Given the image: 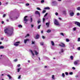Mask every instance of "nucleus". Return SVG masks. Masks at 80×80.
<instances>
[{"instance_id":"obj_3","label":"nucleus","mask_w":80,"mask_h":80,"mask_svg":"<svg viewBox=\"0 0 80 80\" xmlns=\"http://www.w3.org/2000/svg\"><path fill=\"white\" fill-rule=\"evenodd\" d=\"M52 5L53 6H57L58 4V3L56 1H53L52 2Z\"/></svg>"},{"instance_id":"obj_1","label":"nucleus","mask_w":80,"mask_h":80,"mask_svg":"<svg viewBox=\"0 0 80 80\" xmlns=\"http://www.w3.org/2000/svg\"><path fill=\"white\" fill-rule=\"evenodd\" d=\"M4 32L8 35H12L13 33V28L11 27V28H6L4 29Z\"/></svg>"},{"instance_id":"obj_34","label":"nucleus","mask_w":80,"mask_h":80,"mask_svg":"<svg viewBox=\"0 0 80 80\" xmlns=\"http://www.w3.org/2000/svg\"><path fill=\"white\" fill-rule=\"evenodd\" d=\"M78 10H80V7H79L77 8Z\"/></svg>"},{"instance_id":"obj_60","label":"nucleus","mask_w":80,"mask_h":80,"mask_svg":"<svg viewBox=\"0 0 80 80\" xmlns=\"http://www.w3.org/2000/svg\"><path fill=\"white\" fill-rule=\"evenodd\" d=\"M2 24H3V23H4V22L2 21Z\"/></svg>"},{"instance_id":"obj_23","label":"nucleus","mask_w":80,"mask_h":80,"mask_svg":"<svg viewBox=\"0 0 80 80\" xmlns=\"http://www.w3.org/2000/svg\"><path fill=\"white\" fill-rule=\"evenodd\" d=\"M62 77L63 78H64V77H65V74H64V73H62Z\"/></svg>"},{"instance_id":"obj_63","label":"nucleus","mask_w":80,"mask_h":80,"mask_svg":"<svg viewBox=\"0 0 80 80\" xmlns=\"http://www.w3.org/2000/svg\"><path fill=\"white\" fill-rule=\"evenodd\" d=\"M47 66H44V68H47Z\"/></svg>"},{"instance_id":"obj_17","label":"nucleus","mask_w":80,"mask_h":80,"mask_svg":"<svg viewBox=\"0 0 80 80\" xmlns=\"http://www.w3.org/2000/svg\"><path fill=\"white\" fill-rule=\"evenodd\" d=\"M33 52H35L36 55H37L38 54V52L37 51L35 50L33 51Z\"/></svg>"},{"instance_id":"obj_21","label":"nucleus","mask_w":80,"mask_h":80,"mask_svg":"<svg viewBox=\"0 0 80 80\" xmlns=\"http://www.w3.org/2000/svg\"><path fill=\"white\" fill-rule=\"evenodd\" d=\"M3 48H4V47H3V46H1L0 47V49H2Z\"/></svg>"},{"instance_id":"obj_51","label":"nucleus","mask_w":80,"mask_h":80,"mask_svg":"<svg viewBox=\"0 0 80 80\" xmlns=\"http://www.w3.org/2000/svg\"><path fill=\"white\" fill-rule=\"evenodd\" d=\"M55 15H58V14L57 12H56Z\"/></svg>"},{"instance_id":"obj_53","label":"nucleus","mask_w":80,"mask_h":80,"mask_svg":"<svg viewBox=\"0 0 80 80\" xmlns=\"http://www.w3.org/2000/svg\"><path fill=\"white\" fill-rule=\"evenodd\" d=\"M5 16H6V14H4L3 15V17H5Z\"/></svg>"},{"instance_id":"obj_42","label":"nucleus","mask_w":80,"mask_h":80,"mask_svg":"<svg viewBox=\"0 0 80 80\" xmlns=\"http://www.w3.org/2000/svg\"><path fill=\"white\" fill-rule=\"evenodd\" d=\"M69 74L70 75H73V72H70L69 73Z\"/></svg>"},{"instance_id":"obj_59","label":"nucleus","mask_w":80,"mask_h":80,"mask_svg":"<svg viewBox=\"0 0 80 80\" xmlns=\"http://www.w3.org/2000/svg\"><path fill=\"white\" fill-rule=\"evenodd\" d=\"M41 33H43V31H41Z\"/></svg>"},{"instance_id":"obj_2","label":"nucleus","mask_w":80,"mask_h":80,"mask_svg":"<svg viewBox=\"0 0 80 80\" xmlns=\"http://www.w3.org/2000/svg\"><path fill=\"white\" fill-rule=\"evenodd\" d=\"M54 24L55 25H60L58 22V21H57V20L56 19L54 20Z\"/></svg>"},{"instance_id":"obj_41","label":"nucleus","mask_w":80,"mask_h":80,"mask_svg":"<svg viewBox=\"0 0 80 80\" xmlns=\"http://www.w3.org/2000/svg\"><path fill=\"white\" fill-rule=\"evenodd\" d=\"M65 74L66 75H68V73L66 72H65Z\"/></svg>"},{"instance_id":"obj_36","label":"nucleus","mask_w":80,"mask_h":80,"mask_svg":"<svg viewBox=\"0 0 80 80\" xmlns=\"http://www.w3.org/2000/svg\"><path fill=\"white\" fill-rule=\"evenodd\" d=\"M47 15H48V13H46V14H45V15L44 16V17H45L47 16Z\"/></svg>"},{"instance_id":"obj_35","label":"nucleus","mask_w":80,"mask_h":80,"mask_svg":"<svg viewBox=\"0 0 80 80\" xmlns=\"http://www.w3.org/2000/svg\"><path fill=\"white\" fill-rule=\"evenodd\" d=\"M66 41L67 42H69V39H66Z\"/></svg>"},{"instance_id":"obj_19","label":"nucleus","mask_w":80,"mask_h":80,"mask_svg":"<svg viewBox=\"0 0 80 80\" xmlns=\"http://www.w3.org/2000/svg\"><path fill=\"white\" fill-rule=\"evenodd\" d=\"M44 9L46 10H49L50 8H49V7H47L45 8Z\"/></svg>"},{"instance_id":"obj_39","label":"nucleus","mask_w":80,"mask_h":80,"mask_svg":"<svg viewBox=\"0 0 80 80\" xmlns=\"http://www.w3.org/2000/svg\"><path fill=\"white\" fill-rule=\"evenodd\" d=\"M77 49L78 50H80V47L78 48Z\"/></svg>"},{"instance_id":"obj_46","label":"nucleus","mask_w":80,"mask_h":80,"mask_svg":"<svg viewBox=\"0 0 80 80\" xmlns=\"http://www.w3.org/2000/svg\"><path fill=\"white\" fill-rule=\"evenodd\" d=\"M40 23V21H38V23L39 24V23Z\"/></svg>"},{"instance_id":"obj_40","label":"nucleus","mask_w":80,"mask_h":80,"mask_svg":"<svg viewBox=\"0 0 80 80\" xmlns=\"http://www.w3.org/2000/svg\"><path fill=\"white\" fill-rule=\"evenodd\" d=\"M45 18H43V22H45Z\"/></svg>"},{"instance_id":"obj_18","label":"nucleus","mask_w":80,"mask_h":80,"mask_svg":"<svg viewBox=\"0 0 80 80\" xmlns=\"http://www.w3.org/2000/svg\"><path fill=\"white\" fill-rule=\"evenodd\" d=\"M52 30L51 29H48L47 31V33H50L51 32Z\"/></svg>"},{"instance_id":"obj_26","label":"nucleus","mask_w":80,"mask_h":80,"mask_svg":"<svg viewBox=\"0 0 80 80\" xmlns=\"http://www.w3.org/2000/svg\"><path fill=\"white\" fill-rule=\"evenodd\" d=\"M40 44L41 45H43V42H42L40 43Z\"/></svg>"},{"instance_id":"obj_30","label":"nucleus","mask_w":80,"mask_h":80,"mask_svg":"<svg viewBox=\"0 0 80 80\" xmlns=\"http://www.w3.org/2000/svg\"><path fill=\"white\" fill-rule=\"evenodd\" d=\"M40 27H41V25H39L38 26V29H40Z\"/></svg>"},{"instance_id":"obj_22","label":"nucleus","mask_w":80,"mask_h":80,"mask_svg":"<svg viewBox=\"0 0 80 80\" xmlns=\"http://www.w3.org/2000/svg\"><path fill=\"white\" fill-rule=\"evenodd\" d=\"M7 76H8V77H9V79H11V78H12V77H11V76H10V75H8Z\"/></svg>"},{"instance_id":"obj_10","label":"nucleus","mask_w":80,"mask_h":80,"mask_svg":"<svg viewBox=\"0 0 80 80\" xmlns=\"http://www.w3.org/2000/svg\"><path fill=\"white\" fill-rule=\"evenodd\" d=\"M69 15L71 17H73L74 15V13L73 12H71L70 13Z\"/></svg>"},{"instance_id":"obj_37","label":"nucleus","mask_w":80,"mask_h":80,"mask_svg":"<svg viewBox=\"0 0 80 80\" xmlns=\"http://www.w3.org/2000/svg\"><path fill=\"white\" fill-rule=\"evenodd\" d=\"M78 42H80V38H79L78 39Z\"/></svg>"},{"instance_id":"obj_47","label":"nucleus","mask_w":80,"mask_h":80,"mask_svg":"<svg viewBox=\"0 0 80 80\" xmlns=\"http://www.w3.org/2000/svg\"><path fill=\"white\" fill-rule=\"evenodd\" d=\"M7 4H8V2H7L5 3L4 5H7Z\"/></svg>"},{"instance_id":"obj_45","label":"nucleus","mask_w":80,"mask_h":80,"mask_svg":"<svg viewBox=\"0 0 80 80\" xmlns=\"http://www.w3.org/2000/svg\"><path fill=\"white\" fill-rule=\"evenodd\" d=\"M21 75L19 76L18 77V79H20V78H21Z\"/></svg>"},{"instance_id":"obj_52","label":"nucleus","mask_w":80,"mask_h":80,"mask_svg":"<svg viewBox=\"0 0 80 80\" xmlns=\"http://www.w3.org/2000/svg\"><path fill=\"white\" fill-rule=\"evenodd\" d=\"M72 69H73V70H75V67H73L72 68Z\"/></svg>"},{"instance_id":"obj_8","label":"nucleus","mask_w":80,"mask_h":80,"mask_svg":"<svg viewBox=\"0 0 80 80\" xmlns=\"http://www.w3.org/2000/svg\"><path fill=\"white\" fill-rule=\"evenodd\" d=\"M40 37V36L38 34H37L36 37H34L35 39H38Z\"/></svg>"},{"instance_id":"obj_33","label":"nucleus","mask_w":80,"mask_h":80,"mask_svg":"<svg viewBox=\"0 0 80 80\" xmlns=\"http://www.w3.org/2000/svg\"><path fill=\"white\" fill-rule=\"evenodd\" d=\"M60 34L61 35H62V36H64V35L63 34V33H60Z\"/></svg>"},{"instance_id":"obj_55","label":"nucleus","mask_w":80,"mask_h":80,"mask_svg":"<svg viewBox=\"0 0 80 80\" xmlns=\"http://www.w3.org/2000/svg\"><path fill=\"white\" fill-rule=\"evenodd\" d=\"M17 59H16L14 60V62H17Z\"/></svg>"},{"instance_id":"obj_13","label":"nucleus","mask_w":80,"mask_h":80,"mask_svg":"<svg viewBox=\"0 0 80 80\" xmlns=\"http://www.w3.org/2000/svg\"><path fill=\"white\" fill-rule=\"evenodd\" d=\"M29 41V39H25L24 40V43L25 44L27 43V41Z\"/></svg>"},{"instance_id":"obj_16","label":"nucleus","mask_w":80,"mask_h":80,"mask_svg":"<svg viewBox=\"0 0 80 80\" xmlns=\"http://www.w3.org/2000/svg\"><path fill=\"white\" fill-rule=\"evenodd\" d=\"M74 64L75 65H76L78 64V61H75L74 62Z\"/></svg>"},{"instance_id":"obj_24","label":"nucleus","mask_w":80,"mask_h":80,"mask_svg":"<svg viewBox=\"0 0 80 80\" xmlns=\"http://www.w3.org/2000/svg\"><path fill=\"white\" fill-rule=\"evenodd\" d=\"M10 18L11 19V20H12V21H13V20H15V19H14V18H12V17H10Z\"/></svg>"},{"instance_id":"obj_61","label":"nucleus","mask_w":80,"mask_h":80,"mask_svg":"<svg viewBox=\"0 0 80 80\" xmlns=\"http://www.w3.org/2000/svg\"><path fill=\"white\" fill-rule=\"evenodd\" d=\"M32 44H34V42H33V41H32Z\"/></svg>"},{"instance_id":"obj_50","label":"nucleus","mask_w":80,"mask_h":80,"mask_svg":"<svg viewBox=\"0 0 80 80\" xmlns=\"http://www.w3.org/2000/svg\"><path fill=\"white\" fill-rule=\"evenodd\" d=\"M42 38L43 39H45V37H44V36H42Z\"/></svg>"},{"instance_id":"obj_43","label":"nucleus","mask_w":80,"mask_h":80,"mask_svg":"<svg viewBox=\"0 0 80 80\" xmlns=\"http://www.w3.org/2000/svg\"><path fill=\"white\" fill-rule=\"evenodd\" d=\"M73 30L74 31H75L76 30V28H74Z\"/></svg>"},{"instance_id":"obj_25","label":"nucleus","mask_w":80,"mask_h":80,"mask_svg":"<svg viewBox=\"0 0 80 80\" xmlns=\"http://www.w3.org/2000/svg\"><path fill=\"white\" fill-rule=\"evenodd\" d=\"M21 69V68H18V72H20Z\"/></svg>"},{"instance_id":"obj_14","label":"nucleus","mask_w":80,"mask_h":80,"mask_svg":"<svg viewBox=\"0 0 80 80\" xmlns=\"http://www.w3.org/2000/svg\"><path fill=\"white\" fill-rule=\"evenodd\" d=\"M63 49H61L60 51L59 52V53H63L64 52Z\"/></svg>"},{"instance_id":"obj_29","label":"nucleus","mask_w":80,"mask_h":80,"mask_svg":"<svg viewBox=\"0 0 80 80\" xmlns=\"http://www.w3.org/2000/svg\"><path fill=\"white\" fill-rule=\"evenodd\" d=\"M19 28L22 27V26L21 25H19L18 26Z\"/></svg>"},{"instance_id":"obj_44","label":"nucleus","mask_w":80,"mask_h":80,"mask_svg":"<svg viewBox=\"0 0 80 80\" xmlns=\"http://www.w3.org/2000/svg\"><path fill=\"white\" fill-rule=\"evenodd\" d=\"M26 6H29V4H28V3H26Z\"/></svg>"},{"instance_id":"obj_56","label":"nucleus","mask_w":80,"mask_h":80,"mask_svg":"<svg viewBox=\"0 0 80 80\" xmlns=\"http://www.w3.org/2000/svg\"><path fill=\"white\" fill-rule=\"evenodd\" d=\"M18 67H20V64H18Z\"/></svg>"},{"instance_id":"obj_20","label":"nucleus","mask_w":80,"mask_h":80,"mask_svg":"<svg viewBox=\"0 0 80 80\" xmlns=\"http://www.w3.org/2000/svg\"><path fill=\"white\" fill-rule=\"evenodd\" d=\"M51 44L52 45V46H53L54 45H55V44L54 43V42L53 41H51Z\"/></svg>"},{"instance_id":"obj_9","label":"nucleus","mask_w":80,"mask_h":80,"mask_svg":"<svg viewBox=\"0 0 80 80\" xmlns=\"http://www.w3.org/2000/svg\"><path fill=\"white\" fill-rule=\"evenodd\" d=\"M59 45L62 47H65V44L63 43H61Z\"/></svg>"},{"instance_id":"obj_49","label":"nucleus","mask_w":80,"mask_h":80,"mask_svg":"<svg viewBox=\"0 0 80 80\" xmlns=\"http://www.w3.org/2000/svg\"><path fill=\"white\" fill-rule=\"evenodd\" d=\"M34 27V25H33L32 24L31 25V28H33Z\"/></svg>"},{"instance_id":"obj_54","label":"nucleus","mask_w":80,"mask_h":80,"mask_svg":"<svg viewBox=\"0 0 80 80\" xmlns=\"http://www.w3.org/2000/svg\"><path fill=\"white\" fill-rule=\"evenodd\" d=\"M32 18H31V22H32Z\"/></svg>"},{"instance_id":"obj_57","label":"nucleus","mask_w":80,"mask_h":80,"mask_svg":"<svg viewBox=\"0 0 80 80\" xmlns=\"http://www.w3.org/2000/svg\"><path fill=\"white\" fill-rule=\"evenodd\" d=\"M58 19L60 20H62V18H59Z\"/></svg>"},{"instance_id":"obj_5","label":"nucleus","mask_w":80,"mask_h":80,"mask_svg":"<svg viewBox=\"0 0 80 80\" xmlns=\"http://www.w3.org/2000/svg\"><path fill=\"white\" fill-rule=\"evenodd\" d=\"M75 25L78 26V27H80V23L78 22H75Z\"/></svg>"},{"instance_id":"obj_64","label":"nucleus","mask_w":80,"mask_h":80,"mask_svg":"<svg viewBox=\"0 0 80 80\" xmlns=\"http://www.w3.org/2000/svg\"><path fill=\"white\" fill-rule=\"evenodd\" d=\"M2 5V2H0V5Z\"/></svg>"},{"instance_id":"obj_48","label":"nucleus","mask_w":80,"mask_h":80,"mask_svg":"<svg viewBox=\"0 0 80 80\" xmlns=\"http://www.w3.org/2000/svg\"><path fill=\"white\" fill-rule=\"evenodd\" d=\"M77 15H78V16L80 15V13H77Z\"/></svg>"},{"instance_id":"obj_38","label":"nucleus","mask_w":80,"mask_h":80,"mask_svg":"<svg viewBox=\"0 0 80 80\" xmlns=\"http://www.w3.org/2000/svg\"><path fill=\"white\" fill-rule=\"evenodd\" d=\"M44 0H42L41 1V3H43L44 2Z\"/></svg>"},{"instance_id":"obj_31","label":"nucleus","mask_w":80,"mask_h":80,"mask_svg":"<svg viewBox=\"0 0 80 80\" xmlns=\"http://www.w3.org/2000/svg\"><path fill=\"white\" fill-rule=\"evenodd\" d=\"M37 10H41V9L39 8H37Z\"/></svg>"},{"instance_id":"obj_4","label":"nucleus","mask_w":80,"mask_h":80,"mask_svg":"<svg viewBox=\"0 0 80 80\" xmlns=\"http://www.w3.org/2000/svg\"><path fill=\"white\" fill-rule=\"evenodd\" d=\"M35 14L36 15L38 14L39 15V17H40V12L38 11H36L35 12Z\"/></svg>"},{"instance_id":"obj_11","label":"nucleus","mask_w":80,"mask_h":80,"mask_svg":"<svg viewBox=\"0 0 80 80\" xmlns=\"http://www.w3.org/2000/svg\"><path fill=\"white\" fill-rule=\"evenodd\" d=\"M52 80H55L56 78L55 77V76H54V75H52Z\"/></svg>"},{"instance_id":"obj_15","label":"nucleus","mask_w":80,"mask_h":80,"mask_svg":"<svg viewBox=\"0 0 80 80\" xmlns=\"http://www.w3.org/2000/svg\"><path fill=\"white\" fill-rule=\"evenodd\" d=\"M30 52H31L32 54V55L33 56H34L35 55V54H34L33 52V51H32V50H30Z\"/></svg>"},{"instance_id":"obj_62","label":"nucleus","mask_w":80,"mask_h":80,"mask_svg":"<svg viewBox=\"0 0 80 80\" xmlns=\"http://www.w3.org/2000/svg\"><path fill=\"white\" fill-rule=\"evenodd\" d=\"M1 40H3V38H1Z\"/></svg>"},{"instance_id":"obj_6","label":"nucleus","mask_w":80,"mask_h":80,"mask_svg":"<svg viewBox=\"0 0 80 80\" xmlns=\"http://www.w3.org/2000/svg\"><path fill=\"white\" fill-rule=\"evenodd\" d=\"M20 42L19 41L15 42L14 43V45H15V46H18V45H19V43H20Z\"/></svg>"},{"instance_id":"obj_7","label":"nucleus","mask_w":80,"mask_h":80,"mask_svg":"<svg viewBox=\"0 0 80 80\" xmlns=\"http://www.w3.org/2000/svg\"><path fill=\"white\" fill-rule=\"evenodd\" d=\"M26 18H27V16H26L24 17V21L26 22H27L28 21V19Z\"/></svg>"},{"instance_id":"obj_28","label":"nucleus","mask_w":80,"mask_h":80,"mask_svg":"<svg viewBox=\"0 0 80 80\" xmlns=\"http://www.w3.org/2000/svg\"><path fill=\"white\" fill-rule=\"evenodd\" d=\"M70 58H71V60H73V56H71Z\"/></svg>"},{"instance_id":"obj_58","label":"nucleus","mask_w":80,"mask_h":80,"mask_svg":"<svg viewBox=\"0 0 80 80\" xmlns=\"http://www.w3.org/2000/svg\"><path fill=\"white\" fill-rule=\"evenodd\" d=\"M27 37H29V34H28L27 35Z\"/></svg>"},{"instance_id":"obj_32","label":"nucleus","mask_w":80,"mask_h":80,"mask_svg":"<svg viewBox=\"0 0 80 80\" xmlns=\"http://www.w3.org/2000/svg\"><path fill=\"white\" fill-rule=\"evenodd\" d=\"M45 12H46V11L44 10L42 11V13H45Z\"/></svg>"},{"instance_id":"obj_27","label":"nucleus","mask_w":80,"mask_h":80,"mask_svg":"<svg viewBox=\"0 0 80 80\" xmlns=\"http://www.w3.org/2000/svg\"><path fill=\"white\" fill-rule=\"evenodd\" d=\"M63 14H66V11H63Z\"/></svg>"},{"instance_id":"obj_12","label":"nucleus","mask_w":80,"mask_h":80,"mask_svg":"<svg viewBox=\"0 0 80 80\" xmlns=\"http://www.w3.org/2000/svg\"><path fill=\"white\" fill-rule=\"evenodd\" d=\"M46 25L47 26V27H49V25H50V22H47L46 23Z\"/></svg>"}]
</instances>
